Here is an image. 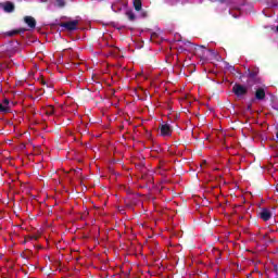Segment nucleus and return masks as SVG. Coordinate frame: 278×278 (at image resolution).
Masks as SVG:
<instances>
[{"mask_svg":"<svg viewBox=\"0 0 278 278\" xmlns=\"http://www.w3.org/2000/svg\"><path fill=\"white\" fill-rule=\"evenodd\" d=\"M232 92L238 99H244V97L249 94V87L241 84H235L232 87Z\"/></svg>","mask_w":278,"mask_h":278,"instance_id":"1","label":"nucleus"},{"mask_svg":"<svg viewBox=\"0 0 278 278\" xmlns=\"http://www.w3.org/2000/svg\"><path fill=\"white\" fill-rule=\"evenodd\" d=\"M59 25L60 27H63V29H66L67 31H75L77 30V25H79V20L63 22L60 23Z\"/></svg>","mask_w":278,"mask_h":278,"instance_id":"2","label":"nucleus"},{"mask_svg":"<svg viewBox=\"0 0 278 278\" xmlns=\"http://www.w3.org/2000/svg\"><path fill=\"white\" fill-rule=\"evenodd\" d=\"M132 5H134L136 12H139V16L141 18H147V16H149V11H147L142 8V1H134Z\"/></svg>","mask_w":278,"mask_h":278,"instance_id":"3","label":"nucleus"},{"mask_svg":"<svg viewBox=\"0 0 278 278\" xmlns=\"http://www.w3.org/2000/svg\"><path fill=\"white\" fill-rule=\"evenodd\" d=\"M264 99H266V90L260 87L255 90L254 99H252V101H264Z\"/></svg>","mask_w":278,"mask_h":278,"instance_id":"4","label":"nucleus"},{"mask_svg":"<svg viewBox=\"0 0 278 278\" xmlns=\"http://www.w3.org/2000/svg\"><path fill=\"white\" fill-rule=\"evenodd\" d=\"M161 129V136H172L173 135V128L169 126V124H162L160 126Z\"/></svg>","mask_w":278,"mask_h":278,"instance_id":"5","label":"nucleus"},{"mask_svg":"<svg viewBox=\"0 0 278 278\" xmlns=\"http://www.w3.org/2000/svg\"><path fill=\"white\" fill-rule=\"evenodd\" d=\"M0 8H2V10H4V12H7L8 14L14 12L15 10L14 3L12 2H1Z\"/></svg>","mask_w":278,"mask_h":278,"instance_id":"6","label":"nucleus"},{"mask_svg":"<svg viewBox=\"0 0 278 278\" xmlns=\"http://www.w3.org/2000/svg\"><path fill=\"white\" fill-rule=\"evenodd\" d=\"M260 218L266 223L269 218H273V213L268 208H263L260 213Z\"/></svg>","mask_w":278,"mask_h":278,"instance_id":"7","label":"nucleus"},{"mask_svg":"<svg viewBox=\"0 0 278 278\" xmlns=\"http://www.w3.org/2000/svg\"><path fill=\"white\" fill-rule=\"evenodd\" d=\"M24 23H26L29 29H36V18H34L33 16H29V15L25 16Z\"/></svg>","mask_w":278,"mask_h":278,"instance_id":"8","label":"nucleus"},{"mask_svg":"<svg viewBox=\"0 0 278 278\" xmlns=\"http://www.w3.org/2000/svg\"><path fill=\"white\" fill-rule=\"evenodd\" d=\"M125 16H127L128 21H130L131 23H134V21H136V14L134 13V11L131 9L126 10Z\"/></svg>","mask_w":278,"mask_h":278,"instance_id":"9","label":"nucleus"},{"mask_svg":"<svg viewBox=\"0 0 278 278\" xmlns=\"http://www.w3.org/2000/svg\"><path fill=\"white\" fill-rule=\"evenodd\" d=\"M27 31V28H20V29H15V30H10L7 33V36H16V34H25Z\"/></svg>","mask_w":278,"mask_h":278,"instance_id":"10","label":"nucleus"},{"mask_svg":"<svg viewBox=\"0 0 278 278\" xmlns=\"http://www.w3.org/2000/svg\"><path fill=\"white\" fill-rule=\"evenodd\" d=\"M257 74H258L257 70H253V71L248 70V77L250 79H255V77H257Z\"/></svg>","mask_w":278,"mask_h":278,"instance_id":"11","label":"nucleus"},{"mask_svg":"<svg viewBox=\"0 0 278 278\" xmlns=\"http://www.w3.org/2000/svg\"><path fill=\"white\" fill-rule=\"evenodd\" d=\"M46 114L47 116H53V114H55V109H53V106H48L46 110Z\"/></svg>","mask_w":278,"mask_h":278,"instance_id":"12","label":"nucleus"},{"mask_svg":"<svg viewBox=\"0 0 278 278\" xmlns=\"http://www.w3.org/2000/svg\"><path fill=\"white\" fill-rule=\"evenodd\" d=\"M0 112L3 114H8L10 112V106H5V104H0Z\"/></svg>","mask_w":278,"mask_h":278,"instance_id":"13","label":"nucleus"},{"mask_svg":"<svg viewBox=\"0 0 278 278\" xmlns=\"http://www.w3.org/2000/svg\"><path fill=\"white\" fill-rule=\"evenodd\" d=\"M56 5H58V8H64L65 2L64 1H59Z\"/></svg>","mask_w":278,"mask_h":278,"instance_id":"14","label":"nucleus"},{"mask_svg":"<svg viewBox=\"0 0 278 278\" xmlns=\"http://www.w3.org/2000/svg\"><path fill=\"white\" fill-rule=\"evenodd\" d=\"M3 103H4V105L8 108V106L10 105V100H9V99H4V100H3Z\"/></svg>","mask_w":278,"mask_h":278,"instance_id":"15","label":"nucleus"},{"mask_svg":"<svg viewBox=\"0 0 278 278\" xmlns=\"http://www.w3.org/2000/svg\"><path fill=\"white\" fill-rule=\"evenodd\" d=\"M121 2H117V12H121L122 8H121Z\"/></svg>","mask_w":278,"mask_h":278,"instance_id":"16","label":"nucleus"},{"mask_svg":"<svg viewBox=\"0 0 278 278\" xmlns=\"http://www.w3.org/2000/svg\"><path fill=\"white\" fill-rule=\"evenodd\" d=\"M112 10L116 12V4H112Z\"/></svg>","mask_w":278,"mask_h":278,"instance_id":"17","label":"nucleus"},{"mask_svg":"<svg viewBox=\"0 0 278 278\" xmlns=\"http://www.w3.org/2000/svg\"><path fill=\"white\" fill-rule=\"evenodd\" d=\"M228 71H236V67L229 66V67H228Z\"/></svg>","mask_w":278,"mask_h":278,"instance_id":"18","label":"nucleus"},{"mask_svg":"<svg viewBox=\"0 0 278 278\" xmlns=\"http://www.w3.org/2000/svg\"><path fill=\"white\" fill-rule=\"evenodd\" d=\"M124 8H127V2L124 3Z\"/></svg>","mask_w":278,"mask_h":278,"instance_id":"19","label":"nucleus"},{"mask_svg":"<svg viewBox=\"0 0 278 278\" xmlns=\"http://www.w3.org/2000/svg\"><path fill=\"white\" fill-rule=\"evenodd\" d=\"M135 1H140V0H135Z\"/></svg>","mask_w":278,"mask_h":278,"instance_id":"20","label":"nucleus"}]
</instances>
